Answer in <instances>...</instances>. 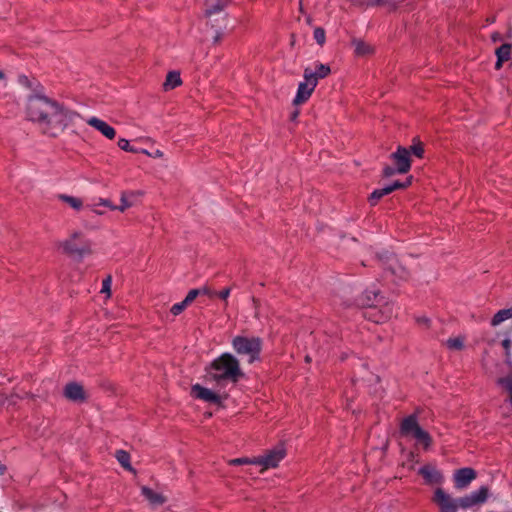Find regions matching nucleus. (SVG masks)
Instances as JSON below:
<instances>
[{
    "label": "nucleus",
    "instance_id": "4",
    "mask_svg": "<svg viewBox=\"0 0 512 512\" xmlns=\"http://www.w3.org/2000/svg\"><path fill=\"white\" fill-rule=\"evenodd\" d=\"M56 105V101L36 93L31 94L27 101V116L32 122L39 124L40 128L43 127L45 121L49 117V113L52 112L53 106Z\"/></svg>",
    "mask_w": 512,
    "mask_h": 512
},
{
    "label": "nucleus",
    "instance_id": "30",
    "mask_svg": "<svg viewBox=\"0 0 512 512\" xmlns=\"http://www.w3.org/2000/svg\"><path fill=\"white\" fill-rule=\"evenodd\" d=\"M58 197L60 200L69 204L75 210H80L83 206V202L80 198H76L65 194H60Z\"/></svg>",
    "mask_w": 512,
    "mask_h": 512
},
{
    "label": "nucleus",
    "instance_id": "37",
    "mask_svg": "<svg viewBox=\"0 0 512 512\" xmlns=\"http://www.w3.org/2000/svg\"><path fill=\"white\" fill-rule=\"evenodd\" d=\"M511 344H512V342L510 339H504L502 341V346L505 349V362L507 364H510V362H511V353H510Z\"/></svg>",
    "mask_w": 512,
    "mask_h": 512
},
{
    "label": "nucleus",
    "instance_id": "6",
    "mask_svg": "<svg viewBox=\"0 0 512 512\" xmlns=\"http://www.w3.org/2000/svg\"><path fill=\"white\" fill-rule=\"evenodd\" d=\"M263 341L260 337H247L237 335L232 339V347L234 351L242 356H248V363L252 364L260 360Z\"/></svg>",
    "mask_w": 512,
    "mask_h": 512
},
{
    "label": "nucleus",
    "instance_id": "26",
    "mask_svg": "<svg viewBox=\"0 0 512 512\" xmlns=\"http://www.w3.org/2000/svg\"><path fill=\"white\" fill-rule=\"evenodd\" d=\"M510 318H512V308L501 309L491 319V325L497 326Z\"/></svg>",
    "mask_w": 512,
    "mask_h": 512
},
{
    "label": "nucleus",
    "instance_id": "50",
    "mask_svg": "<svg viewBox=\"0 0 512 512\" xmlns=\"http://www.w3.org/2000/svg\"><path fill=\"white\" fill-rule=\"evenodd\" d=\"M299 114H300V111H299L298 109H295V110L291 113V115H290V120H291V121H296V120H297V118H298V116H299Z\"/></svg>",
    "mask_w": 512,
    "mask_h": 512
},
{
    "label": "nucleus",
    "instance_id": "55",
    "mask_svg": "<svg viewBox=\"0 0 512 512\" xmlns=\"http://www.w3.org/2000/svg\"><path fill=\"white\" fill-rule=\"evenodd\" d=\"M418 322H419V323H424L425 325H427V326H428V324H429L430 320H429L428 318H425V317H424V318H419V319H418Z\"/></svg>",
    "mask_w": 512,
    "mask_h": 512
},
{
    "label": "nucleus",
    "instance_id": "41",
    "mask_svg": "<svg viewBox=\"0 0 512 512\" xmlns=\"http://www.w3.org/2000/svg\"><path fill=\"white\" fill-rule=\"evenodd\" d=\"M132 206V202L128 201L126 193H122L121 195V205L119 207H116V209H119L120 211H125L127 208Z\"/></svg>",
    "mask_w": 512,
    "mask_h": 512
},
{
    "label": "nucleus",
    "instance_id": "60",
    "mask_svg": "<svg viewBox=\"0 0 512 512\" xmlns=\"http://www.w3.org/2000/svg\"><path fill=\"white\" fill-rule=\"evenodd\" d=\"M507 37L508 38H511L512 37V29L510 28L509 32L507 33Z\"/></svg>",
    "mask_w": 512,
    "mask_h": 512
},
{
    "label": "nucleus",
    "instance_id": "53",
    "mask_svg": "<svg viewBox=\"0 0 512 512\" xmlns=\"http://www.w3.org/2000/svg\"><path fill=\"white\" fill-rule=\"evenodd\" d=\"M222 36H223L222 33L217 32L215 37H214V43H219L221 41V39H222Z\"/></svg>",
    "mask_w": 512,
    "mask_h": 512
},
{
    "label": "nucleus",
    "instance_id": "33",
    "mask_svg": "<svg viewBox=\"0 0 512 512\" xmlns=\"http://www.w3.org/2000/svg\"><path fill=\"white\" fill-rule=\"evenodd\" d=\"M497 383L508 391L509 401L512 406V377H501L497 380Z\"/></svg>",
    "mask_w": 512,
    "mask_h": 512
},
{
    "label": "nucleus",
    "instance_id": "49",
    "mask_svg": "<svg viewBox=\"0 0 512 512\" xmlns=\"http://www.w3.org/2000/svg\"><path fill=\"white\" fill-rule=\"evenodd\" d=\"M413 179L414 177L412 175H409L405 181H403V185H404V188L407 189L408 187H410L412 185V182H413Z\"/></svg>",
    "mask_w": 512,
    "mask_h": 512
},
{
    "label": "nucleus",
    "instance_id": "54",
    "mask_svg": "<svg viewBox=\"0 0 512 512\" xmlns=\"http://www.w3.org/2000/svg\"><path fill=\"white\" fill-rule=\"evenodd\" d=\"M6 471H7L6 465H4L0 462V475H4L6 473Z\"/></svg>",
    "mask_w": 512,
    "mask_h": 512
},
{
    "label": "nucleus",
    "instance_id": "57",
    "mask_svg": "<svg viewBox=\"0 0 512 512\" xmlns=\"http://www.w3.org/2000/svg\"><path fill=\"white\" fill-rule=\"evenodd\" d=\"M163 153L160 150H156L155 157H161Z\"/></svg>",
    "mask_w": 512,
    "mask_h": 512
},
{
    "label": "nucleus",
    "instance_id": "19",
    "mask_svg": "<svg viewBox=\"0 0 512 512\" xmlns=\"http://www.w3.org/2000/svg\"><path fill=\"white\" fill-rule=\"evenodd\" d=\"M351 45L354 47V54L357 57H366L374 54L375 48L360 38H353Z\"/></svg>",
    "mask_w": 512,
    "mask_h": 512
},
{
    "label": "nucleus",
    "instance_id": "45",
    "mask_svg": "<svg viewBox=\"0 0 512 512\" xmlns=\"http://www.w3.org/2000/svg\"><path fill=\"white\" fill-rule=\"evenodd\" d=\"M391 256L392 255L388 251L377 254V257L379 258L380 261L383 262V264H386L387 262H389Z\"/></svg>",
    "mask_w": 512,
    "mask_h": 512
},
{
    "label": "nucleus",
    "instance_id": "23",
    "mask_svg": "<svg viewBox=\"0 0 512 512\" xmlns=\"http://www.w3.org/2000/svg\"><path fill=\"white\" fill-rule=\"evenodd\" d=\"M405 0H365L367 6L386 7L389 11L396 10Z\"/></svg>",
    "mask_w": 512,
    "mask_h": 512
},
{
    "label": "nucleus",
    "instance_id": "44",
    "mask_svg": "<svg viewBox=\"0 0 512 512\" xmlns=\"http://www.w3.org/2000/svg\"><path fill=\"white\" fill-rule=\"evenodd\" d=\"M200 292V295H204V296H208V297H213L216 295V293L214 291H212L209 287L207 286H204L202 288H197Z\"/></svg>",
    "mask_w": 512,
    "mask_h": 512
},
{
    "label": "nucleus",
    "instance_id": "14",
    "mask_svg": "<svg viewBox=\"0 0 512 512\" xmlns=\"http://www.w3.org/2000/svg\"><path fill=\"white\" fill-rule=\"evenodd\" d=\"M418 474L423 477L426 485H441L444 482V476L434 465L425 464L418 470Z\"/></svg>",
    "mask_w": 512,
    "mask_h": 512
},
{
    "label": "nucleus",
    "instance_id": "42",
    "mask_svg": "<svg viewBox=\"0 0 512 512\" xmlns=\"http://www.w3.org/2000/svg\"><path fill=\"white\" fill-rule=\"evenodd\" d=\"M390 194L396 190H404L403 181L395 180L391 184L387 185Z\"/></svg>",
    "mask_w": 512,
    "mask_h": 512
},
{
    "label": "nucleus",
    "instance_id": "61",
    "mask_svg": "<svg viewBox=\"0 0 512 512\" xmlns=\"http://www.w3.org/2000/svg\"><path fill=\"white\" fill-rule=\"evenodd\" d=\"M305 360H306L307 362H309V361H310V357H309V356H306Z\"/></svg>",
    "mask_w": 512,
    "mask_h": 512
},
{
    "label": "nucleus",
    "instance_id": "39",
    "mask_svg": "<svg viewBox=\"0 0 512 512\" xmlns=\"http://www.w3.org/2000/svg\"><path fill=\"white\" fill-rule=\"evenodd\" d=\"M255 457L250 459L247 457L242 458H235L230 461L231 465L238 466V465H244V464H254Z\"/></svg>",
    "mask_w": 512,
    "mask_h": 512
},
{
    "label": "nucleus",
    "instance_id": "3",
    "mask_svg": "<svg viewBox=\"0 0 512 512\" xmlns=\"http://www.w3.org/2000/svg\"><path fill=\"white\" fill-rule=\"evenodd\" d=\"M354 303L359 308L368 309L364 317L374 323L384 322L388 317L379 309L386 304L385 297L379 289H366L355 298Z\"/></svg>",
    "mask_w": 512,
    "mask_h": 512
},
{
    "label": "nucleus",
    "instance_id": "52",
    "mask_svg": "<svg viewBox=\"0 0 512 512\" xmlns=\"http://www.w3.org/2000/svg\"><path fill=\"white\" fill-rule=\"evenodd\" d=\"M7 401V396L4 393H0V407H2Z\"/></svg>",
    "mask_w": 512,
    "mask_h": 512
},
{
    "label": "nucleus",
    "instance_id": "36",
    "mask_svg": "<svg viewBox=\"0 0 512 512\" xmlns=\"http://www.w3.org/2000/svg\"><path fill=\"white\" fill-rule=\"evenodd\" d=\"M187 307H188V304H186L185 301H181L179 303L174 304L171 307L170 312L174 316H177V315L181 314Z\"/></svg>",
    "mask_w": 512,
    "mask_h": 512
},
{
    "label": "nucleus",
    "instance_id": "27",
    "mask_svg": "<svg viewBox=\"0 0 512 512\" xmlns=\"http://www.w3.org/2000/svg\"><path fill=\"white\" fill-rule=\"evenodd\" d=\"M116 458L118 462L121 464V466L128 471L135 472V470L132 468L130 464V454L125 450H117L116 451Z\"/></svg>",
    "mask_w": 512,
    "mask_h": 512
},
{
    "label": "nucleus",
    "instance_id": "31",
    "mask_svg": "<svg viewBox=\"0 0 512 512\" xmlns=\"http://www.w3.org/2000/svg\"><path fill=\"white\" fill-rule=\"evenodd\" d=\"M118 147L121 149V150H124L126 152H131V153H144V154H148V151L147 150H139V149H136L134 148L133 146L130 145L129 141L127 139H124V138H120L118 140Z\"/></svg>",
    "mask_w": 512,
    "mask_h": 512
},
{
    "label": "nucleus",
    "instance_id": "28",
    "mask_svg": "<svg viewBox=\"0 0 512 512\" xmlns=\"http://www.w3.org/2000/svg\"><path fill=\"white\" fill-rule=\"evenodd\" d=\"M390 192L387 188V186H385L384 188H381V189H375L368 197V202L371 206H376L378 204V202L386 195H389Z\"/></svg>",
    "mask_w": 512,
    "mask_h": 512
},
{
    "label": "nucleus",
    "instance_id": "58",
    "mask_svg": "<svg viewBox=\"0 0 512 512\" xmlns=\"http://www.w3.org/2000/svg\"><path fill=\"white\" fill-rule=\"evenodd\" d=\"M494 21H495V17H492V18H488V19H487V22H489V23H493Z\"/></svg>",
    "mask_w": 512,
    "mask_h": 512
},
{
    "label": "nucleus",
    "instance_id": "29",
    "mask_svg": "<svg viewBox=\"0 0 512 512\" xmlns=\"http://www.w3.org/2000/svg\"><path fill=\"white\" fill-rule=\"evenodd\" d=\"M512 51V43H503L495 50V55L500 60H510Z\"/></svg>",
    "mask_w": 512,
    "mask_h": 512
},
{
    "label": "nucleus",
    "instance_id": "20",
    "mask_svg": "<svg viewBox=\"0 0 512 512\" xmlns=\"http://www.w3.org/2000/svg\"><path fill=\"white\" fill-rule=\"evenodd\" d=\"M227 5V0H206L205 16L209 17L212 14L223 11Z\"/></svg>",
    "mask_w": 512,
    "mask_h": 512
},
{
    "label": "nucleus",
    "instance_id": "12",
    "mask_svg": "<svg viewBox=\"0 0 512 512\" xmlns=\"http://www.w3.org/2000/svg\"><path fill=\"white\" fill-rule=\"evenodd\" d=\"M390 160L396 167L398 174H406L410 171L412 166V158L407 147L398 145L396 151L389 156Z\"/></svg>",
    "mask_w": 512,
    "mask_h": 512
},
{
    "label": "nucleus",
    "instance_id": "51",
    "mask_svg": "<svg viewBox=\"0 0 512 512\" xmlns=\"http://www.w3.org/2000/svg\"><path fill=\"white\" fill-rule=\"evenodd\" d=\"M504 62H506V60H500V58H497V61L495 63V69L499 70L503 66Z\"/></svg>",
    "mask_w": 512,
    "mask_h": 512
},
{
    "label": "nucleus",
    "instance_id": "7",
    "mask_svg": "<svg viewBox=\"0 0 512 512\" xmlns=\"http://www.w3.org/2000/svg\"><path fill=\"white\" fill-rule=\"evenodd\" d=\"M286 455L285 443L279 442L275 447L267 450L264 455L255 457L254 465L262 466L263 469L276 468Z\"/></svg>",
    "mask_w": 512,
    "mask_h": 512
},
{
    "label": "nucleus",
    "instance_id": "43",
    "mask_svg": "<svg viewBox=\"0 0 512 512\" xmlns=\"http://www.w3.org/2000/svg\"><path fill=\"white\" fill-rule=\"evenodd\" d=\"M18 82L25 86L26 88L28 89H32L33 88V83L32 81L26 76V75H19L18 77Z\"/></svg>",
    "mask_w": 512,
    "mask_h": 512
},
{
    "label": "nucleus",
    "instance_id": "8",
    "mask_svg": "<svg viewBox=\"0 0 512 512\" xmlns=\"http://www.w3.org/2000/svg\"><path fill=\"white\" fill-rule=\"evenodd\" d=\"M216 390L217 391H214L197 383L191 386L190 395L194 399H199L206 403L223 407V401L228 399L229 395L228 393L221 394V391L217 388Z\"/></svg>",
    "mask_w": 512,
    "mask_h": 512
},
{
    "label": "nucleus",
    "instance_id": "34",
    "mask_svg": "<svg viewBox=\"0 0 512 512\" xmlns=\"http://www.w3.org/2000/svg\"><path fill=\"white\" fill-rule=\"evenodd\" d=\"M314 39L320 46H323L326 41V32L322 27H317L314 29Z\"/></svg>",
    "mask_w": 512,
    "mask_h": 512
},
{
    "label": "nucleus",
    "instance_id": "56",
    "mask_svg": "<svg viewBox=\"0 0 512 512\" xmlns=\"http://www.w3.org/2000/svg\"><path fill=\"white\" fill-rule=\"evenodd\" d=\"M102 203H103V205H105V206H109V207H111L112 209H116V207L111 206V204H110V201H109V200H104Z\"/></svg>",
    "mask_w": 512,
    "mask_h": 512
},
{
    "label": "nucleus",
    "instance_id": "35",
    "mask_svg": "<svg viewBox=\"0 0 512 512\" xmlns=\"http://www.w3.org/2000/svg\"><path fill=\"white\" fill-rule=\"evenodd\" d=\"M111 284H112V276L107 275L106 278L102 281L101 293L107 294V296L111 295Z\"/></svg>",
    "mask_w": 512,
    "mask_h": 512
},
{
    "label": "nucleus",
    "instance_id": "17",
    "mask_svg": "<svg viewBox=\"0 0 512 512\" xmlns=\"http://www.w3.org/2000/svg\"><path fill=\"white\" fill-rule=\"evenodd\" d=\"M88 125L95 128L97 131H99L103 136L106 138L112 140L116 136V130L110 126L105 121L97 118V117H91L87 120Z\"/></svg>",
    "mask_w": 512,
    "mask_h": 512
},
{
    "label": "nucleus",
    "instance_id": "22",
    "mask_svg": "<svg viewBox=\"0 0 512 512\" xmlns=\"http://www.w3.org/2000/svg\"><path fill=\"white\" fill-rule=\"evenodd\" d=\"M182 84L181 76L179 71H169L166 75L165 82L163 83V89L169 91L175 89Z\"/></svg>",
    "mask_w": 512,
    "mask_h": 512
},
{
    "label": "nucleus",
    "instance_id": "40",
    "mask_svg": "<svg viewBox=\"0 0 512 512\" xmlns=\"http://www.w3.org/2000/svg\"><path fill=\"white\" fill-rule=\"evenodd\" d=\"M395 174H398V171H396V167H392L390 165H386L382 170V178H389Z\"/></svg>",
    "mask_w": 512,
    "mask_h": 512
},
{
    "label": "nucleus",
    "instance_id": "38",
    "mask_svg": "<svg viewBox=\"0 0 512 512\" xmlns=\"http://www.w3.org/2000/svg\"><path fill=\"white\" fill-rule=\"evenodd\" d=\"M198 296H200V292H199V290H198V289H191V290L187 293V295H186V297L184 298V300H183V301H185V303H186V304H188V306H189L190 304H192V303H193V301H194Z\"/></svg>",
    "mask_w": 512,
    "mask_h": 512
},
{
    "label": "nucleus",
    "instance_id": "32",
    "mask_svg": "<svg viewBox=\"0 0 512 512\" xmlns=\"http://www.w3.org/2000/svg\"><path fill=\"white\" fill-rule=\"evenodd\" d=\"M446 346L451 350H462L464 348V339L462 337L449 338Z\"/></svg>",
    "mask_w": 512,
    "mask_h": 512
},
{
    "label": "nucleus",
    "instance_id": "1",
    "mask_svg": "<svg viewBox=\"0 0 512 512\" xmlns=\"http://www.w3.org/2000/svg\"><path fill=\"white\" fill-rule=\"evenodd\" d=\"M205 371L207 373L206 379L215 382V386L219 391L225 387L227 382L237 384L241 379L245 378V373L240 367L239 360L228 352L215 358L205 367Z\"/></svg>",
    "mask_w": 512,
    "mask_h": 512
},
{
    "label": "nucleus",
    "instance_id": "18",
    "mask_svg": "<svg viewBox=\"0 0 512 512\" xmlns=\"http://www.w3.org/2000/svg\"><path fill=\"white\" fill-rule=\"evenodd\" d=\"M315 87L316 86H313L309 81L305 80L304 82H300L293 104L297 106L305 103L310 98Z\"/></svg>",
    "mask_w": 512,
    "mask_h": 512
},
{
    "label": "nucleus",
    "instance_id": "59",
    "mask_svg": "<svg viewBox=\"0 0 512 512\" xmlns=\"http://www.w3.org/2000/svg\"><path fill=\"white\" fill-rule=\"evenodd\" d=\"M4 78H5V74H4V72H2V71L0 70V80H2V79H4Z\"/></svg>",
    "mask_w": 512,
    "mask_h": 512
},
{
    "label": "nucleus",
    "instance_id": "5",
    "mask_svg": "<svg viewBox=\"0 0 512 512\" xmlns=\"http://www.w3.org/2000/svg\"><path fill=\"white\" fill-rule=\"evenodd\" d=\"M399 436L402 438H414L417 444L422 445L424 450H428L433 444V439L429 432L420 426L416 413L402 419L399 427Z\"/></svg>",
    "mask_w": 512,
    "mask_h": 512
},
{
    "label": "nucleus",
    "instance_id": "11",
    "mask_svg": "<svg viewBox=\"0 0 512 512\" xmlns=\"http://www.w3.org/2000/svg\"><path fill=\"white\" fill-rule=\"evenodd\" d=\"M489 497V487L481 486L478 490L457 498L458 509H469L473 506L481 505L487 501Z\"/></svg>",
    "mask_w": 512,
    "mask_h": 512
},
{
    "label": "nucleus",
    "instance_id": "24",
    "mask_svg": "<svg viewBox=\"0 0 512 512\" xmlns=\"http://www.w3.org/2000/svg\"><path fill=\"white\" fill-rule=\"evenodd\" d=\"M407 149L410 152V156L414 155L420 159L424 158V144L420 141L419 137H414L412 140V145H410Z\"/></svg>",
    "mask_w": 512,
    "mask_h": 512
},
{
    "label": "nucleus",
    "instance_id": "2",
    "mask_svg": "<svg viewBox=\"0 0 512 512\" xmlns=\"http://www.w3.org/2000/svg\"><path fill=\"white\" fill-rule=\"evenodd\" d=\"M80 117L77 112L66 109L62 104L56 101L53 106L52 112L45 121L41 131L43 134L56 138L58 137L68 125L73 123L74 119Z\"/></svg>",
    "mask_w": 512,
    "mask_h": 512
},
{
    "label": "nucleus",
    "instance_id": "47",
    "mask_svg": "<svg viewBox=\"0 0 512 512\" xmlns=\"http://www.w3.org/2000/svg\"><path fill=\"white\" fill-rule=\"evenodd\" d=\"M418 457H419V454L414 452V451H410L407 455V460L410 461V462H418Z\"/></svg>",
    "mask_w": 512,
    "mask_h": 512
},
{
    "label": "nucleus",
    "instance_id": "15",
    "mask_svg": "<svg viewBox=\"0 0 512 512\" xmlns=\"http://www.w3.org/2000/svg\"><path fill=\"white\" fill-rule=\"evenodd\" d=\"M331 73V68L327 64L316 63L315 71L310 68H305L303 77L306 81H309L313 86H317L320 79H324Z\"/></svg>",
    "mask_w": 512,
    "mask_h": 512
},
{
    "label": "nucleus",
    "instance_id": "10",
    "mask_svg": "<svg viewBox=\"0 0 512 512\" xmlns=\"http://www.w3.org/2000/svg\"><path fill=\"white\" fill-rule=\"evenodd\" d=\"M431 502L438 512H458L457 498H453L442 487H437L431 497Z\"/></svg>",
    "mask_w": 512,
    "mask_h": 512
},
{
    "label": "nucleus",
    "instance_id": "21",
    "mask_svg": "<svg viewBox=\"0 0 512 512\" xmlns=\"http://www.w3.org/2000/svg\"><path fill=\"white\" fill-rule=\"evenodd\" d=\"M141 493L151 504L162 505L166 502L165 496L147 486H142Z\"/></svg>",
    "mask_w": 512,
    "mask_h": 512
},
{
    "label": "nucleus",
    "instance_id": "46",
    "mask_svg": "<svg viewBox=\"0 0 512 512\" xmlns=\"http://www.w3.org/2000/svg\"><path fill=\"white\" fill-rule=\"evenodd\" d=\"M230 292H231V288L230 287H226L224 288L223 290H221L219 293H217L216 295L222 299V300H227V298L229 297L230 295Z\"/></svg>",
    "mask_w": 512,
    "mask_h": 512
},
{
    "label": "nucleus",
    "instance_id": "13",
    "mask_svg": "<svg viewBox=\"0 0 512 512\" xmlns=\"http://www.w3.org/2000/svg\"><path fill=\"white\" fill-rule=\"evenodd\" d=\"M477 478V472L474 468L463 467L455 470L453 474L454 487L456 489H464Z\"/></svg>",
    "mask_w": 512,
    "mask_h": 512
},
{
    "label": "nucleus",
    "instance_id": "25",
    "mask_svg": "<svg viewBox=\"0 0 512 512\" xmlns=\"http://www.w3.org/2000/svg\"><path fill=\"white\" fill-rule=\"evenodd\" d=\"M384 269L390 271V273L392 275H396L400 279H403V280H408L410 277L409 271H407L397 261H396V265L389 264V265L385 266Z\"/></svg>",
    "mask_w": 512,
    "mask_h": 512
},
{
    "label": "nucleus",
    "instance_id": "9",
    "mask_svg": "<svg viewBox=\"0 0 512 512\" xmlns=\"http://www.w3.org/2000/svg\"><path fill=\"white\" fill-rule=\"evenodd\" d=\"M82 237V233L74 232L71 235V238L64 241L62 244L63 251L65 254L69 256H78L81 260L85 255H90L92 253L91 242L88 240L80 241L79 244L75 243L76 239Z\"/></svg>",
    "mask_w": 512,
    "mask_h": 512
},
{
    "label": "nucleus",
    "instance_id": "16",
    "mask_svg": "<svg viewBox=\"0 0 512 512\" xmlns=\"http://www.w3.org/2000/svg\"><path fill=\"white\" fill-rule=\"evenodd\" d=\"M64 396L73 402L83 403L88 399V395L84 390V387L77 382H69L64 387Z\"/></svg>",
    "mask_w": 512,
    "mask_h": 512
},
{
    "label": "nucleus",
    "instance_id": "48",
    "mask_svg": "<svg viewBox=\"0 0 512 512\" xmlns=\"http://www.w3.org/2000/svg\"><path fill=\"white\" fill-rule=\"evenodd\" d=\"M491 40L492 42L496 43V42H500L503 40V36L502 34H500L499 32H494L492 33L491 35Z\"/></svg>",
    "mask_w": 512,
    "mask_h": 512
}]
</instances>
